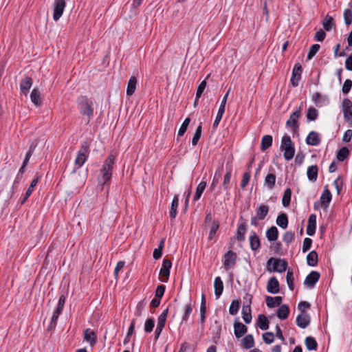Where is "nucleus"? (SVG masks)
Returning a JSON list of instances; mask_svg holds the SVG:
<instances>
[{"instance_id": "obj_54", "label": "nucleus", "mask_w": 352, "mask_h": 352, "mask_svg": "<svg viewBox=\"0 0 352 352\" xmlns=\"http://www.w3.org/2000/svg\"><path fill=\"white\" fill-rule=\"evenodd\" d=\"M206 85H207V82L205 80H203L199 85L197 89L196 98H195V103H196L197 100L201 96V94H203L204 89H206Z\"/></svg>"}, {"instance_id": "obj_30", "label": "nucleus", "mask_w": 352, "mask_h": 352, "mask_svg": "<svg viewBox=\"0 0 352 352\" xmlns=\"http://www.w3.org/2000/svg\"><path fill=\"white\" fill-rule=\"evenodd\" d=\"M179 206V196L175 195L171 203L169 214L171 219H174L177 216V210Z\"/></svg>"}, {"instance_id": "obj_11", "label": "nucleus", "mask_w": 352, "mask_h": 352, "mask_svg": "<svg viewBox=\"0 0 352 352\" xmlns=\"http://www.w3.org/2000/svg\"><path fill=\"white\" fill-rule=\"evenodd\" d=\"M302 73V67L299 63H297L294 65L292 76L291 78V83L294 87H297L298 85L299 81L300 80Z\"/></svg>"}, {"instance_id": "obj_28", "label": "nucleus", "mask_w": 352, "mask_h": 352, "mask_svg": "<svg viewBox=\"0 0 352 352\" xmlns=\"http://www.w3.org/2000/svg\"><path fill=\"white\" fill-rule=\"evenodd\" d=\"M282 302V297L280 296H267L266 304L268 307L272 308L279 306Z\"/></svg>"}, {"instance_id": "obj_58", "label": "nucleus", "mask_w": 352, "mask_h": 352, "mask_svg": "<svg viewBox=\"0 0 352 352\" xmlns=\"http://www.w3.org/2000/svg\"><path fill=\"white\" fill-rule=\"evenodd\" d=\"M201 130H202V128H201V126L199 125L196 131H195V133L193 135V138H192V144L193 146H195L197 145L200 137H201Z\"/></svg>"}, {"instance_id": "obj_64", "label": "nucleus", "mask_w": 352, "mask_h": 352, "mask_svg": "<svg viewBox=\"0 0 352 352\" xmlns=\"http://www.w3.org/2000/svg\"><path fill=\"white\" fill-rule=\"evenodd\" d=\"M311 244H312V240L310 238H305L303 241V244H302V252H307L310 249Z\"/></svg>"}, {"instance_id": "obj_4", "label": "nucleus", "mask_w": 352, "mask_h": 352, "mask_svg": "<svg viewBox=\"0 0 352 352\" xmlns=\"http://www.w3.org/2000/svg\"><path fill=\"white\" fill-rule=\"evenodd\" d=\"M89 153V146L87 142H85L82 144L79 151L77 153V156L75 160V165L78 168L83 166L87 161Z\"/></svg>"}, {"instance_id": "obj_13", "label": "nucleus", "mask_w": 352, "mask_h": 352, "mask_svg": "<svg viewBox=\"0 0 352 352\" xmlns=\"http://www.w3.org/2000/svg\"><path fill=\"white\" fill-rule=\"evenodd\" d=\"M319 278L320 274L317 272L313 271L307 275L304 281V284L307 287L313 288L314 285L318 281Z\"/></svg>"}, {"instance_id": "obj_45", "label": "nucleus", "mask_w": 352, "mask_h": 352, "mask_svg": "<svg viewBox=\"0 0 352 352\" xmlns=\"http://www.w3.org/2000/svg\"><path fill=\"white\" fill-rule=\"evenodd\" d=\"M305 345L308 350H316L318 346L316 340L311 336L306 338Z\"/></svg>"}, {"instance_id": "obj_26", "label": "nucleus", "mask_w": 352, "mask_h": 352, "mask_svg": "<svg viewBox=\"0 0 352 352\" xmlns=\"http://www.w3.org/2000/svg\"><path fill=\"white\" fill-rule=\"evenodd\" d=\"M269 212V206L267 205H260L256 210V216L259 220H263L267 215Z\"/></svg>"}, {"instance_id": "obj_10", "label": "nucleus", "mask_w": 352, "mask_h": 352, "mask_svg": "<svg viewBox=\"0 0 352 352\" xmlns=\"http://www.w3.org/2000/svg\"><path fill=\"white\" fill-rule=\"evenodd\" d=\"M84 341L89 344L91 346H94L97 342V336L94 331L91 329H86L83 333Z\"/></svg>"}, {"instance_id": "obj_20", "label": "nucleus", "mask_w": 352, "mask_h": 352, "mask_svg": "<svg viewBox=\"0 0 352 352\" xmlns=\"http://www.w3.org/2000/svg\"><path fill=\"white\" fill-rule=\"evenodd\" d=\"M306 143L311 146H317L320 143V139L317 132L311 131L306 138Z\"/></svg>"}, {"instance_id": "obj_43", "label": "nucleus", "mask_w": 352, "mask_h": 352, "mask_svg": "<svg viewBox=\"0 0 352 352\" xmlns=\"http://www.w3.org/2000/svg\"><path fill=\"white\" fill-rule=\"evenodd\" d=\"M292 197V190L290 188H287L285 190L283 196L282 198V204L284 207H287L289 206L290 201Z\"/></svg>"}, {"instance_id": "obj_1", "label": "nucleus", "mask_w": 352, "mask_h": 352, "mask_svg": "<svg viewBox=\"0 0 352 352\" xmlns=\"http://www.w3.org/2000/svg\"><path fill=\"white\" fill-rule=\"evenodd\" d=\"M115 157L113 155H109L106 159L100 172V177L98 178V183L101 186L107 184L112 175Z\"/></svg>"}, {"instance_id": "obj_24", "label": "nucleus", "mask_w": 352, "mask_h": 352, "mask_svg": "<svg viewBox=\"0 0 352 352\" xmlns=\"http://www.w3.org/2000/svg\"><path fill=\"white\" fill-rule=\"evenodd\" d=\"M312 100L316 106L322 107L327 102V97L316 92L312 96Z\"/></svg>"}, {"instance_id": "obj_22", "label": "nucleus", "mask_w": 352, "mask_h": 352, "mask_svg": "<svg viewBox=\"0 0 352 352\" xmlns=\"http://www.w3.org/2000/svg\"><path fill=\"white\" fill-rule=\"evenodd\" d=\"M138 84L137 78L135 76H131L128 82L127 88H126V95L129 96H132Z\"/></svg>"}, {"instance_id": "obj_17", "label": "nucleus", "mask_w": 352, "mask_h": 352, "mask_svg": "<svg viewBox=\"0 0 352 352\" xmlns=\"http://www.w3.org/2000/svg\"><path fill=\"white\" fill-rule=\"evenodd\" d=\"M267 290L271 294H277L279 292V283L275 277L271 278L267 283Z\"/></svg>"}, {"instance_id": "obj_44", "label": "nucleus", "mask_w": 352, "mask_h": 352, "mask_svg": "<svg viewBox=\"0 0 352 352\" xmlns=\"http://www.w3.org/2000/svg\"><path fill=\"white\" fill-rule=\"evenodd\" d=\"M306 116L309 121H314L318 116V111L314 107H309L307 110Z\"/></svg>"}, {"instance_id": "obj_51", "label": "nucleus", "mask_w": 352, "mask_h": 352, "mask_svg": "<svg viewBox=\"0 0 352 352\" xmlns=\"http://www.w3.org/2000/svg\"><path fill=\"white\" fill-rule=\"evenodd\" d=\"M65 300H66V298H65V295L63 294L60 296V298L58 299V305L54 310L55 313H56L59 315L60 314V313L62 312V311L63 309Z\"/></svg>"}, {"instance_id": "obj_63", "label": "nucleus", "mask_w": 352, "mask_h": 352, "mask_svg": "<svg viewBox=\"0 0 352 352\" xmlns=\"http://www.w3.org/2000/svg\"><path fill=\"white\" fill-rule=\"evenodd\" d=\"M352 87V80L350 79H346L342 86V91L344 94H348Z\"/></svg>"}, {"instance_id": "obj_49", "label": "nucleus", "mask_w": 352, "mask_h": 352, "mask_svg": "<svg viewBox=\"0 0 352 352\" xmlns=\"http://www.w3.org/2000/svg\"><path fill=\"white\" fill-rule=\"evenodd\" d=\"M219 227V223L216 221H213L210 228V232L208 237V240H212L214 239Z\"/></svg>"}, {"instance_id": "obj_48", "label": "nucleus", "mask_w": 352, "mask_h": 352, "mask_svg": "<svg viewBox=\"0 0 352 352\" xmlns=\"http://www.w3.org/2000/svg\"><path fill=\"white\" fill-rule=\"evenodd\" d=\"M349 155V151L346 147H342L337 153V159L340 162L344 161Z\"/></svg>"}, {"instance_id": "obj_25", "label": "nucleus", "mask_w": 352, "mask_h": 352, "mask_svg": "<svg viewBox=\"0 0 352 352\" xmlns=\"http://www.w3.org/2000/svg\"><path fill=\"white\" fill-rule=\"evenodd\" d=\"M331 198H332V195H331V192L327 188H325L320 197L321 204L324 208H327L329 203L331 201Z\"/></svg>"}, {"instance_id": "obj_60", "label": "nucleus", "mask_w": 352, "mask_h": 352, "mask_svg": "<svg viewBox=\"0 0 352 352\" xmlns=\"http://www.w3.org/2000/svg\"><path fill=\"white\" fill-rule=\"evenodd\" d=\"M239 309V302L236 300H233L230 306L229 312L231 315H236Z\"/></svg>"}, {"instance_id": "obj_29", "label": "nucleus", "mask_w": 352, "mask_h": 352, "mask_svg": "<svg viewBox=\"0 0 352 352\" xmlns=\"http://www.w3.org/2000/svg\"><path fill=\"white\" fill-rule=\"evenodd\" d=\"M242 318L246 324H249L252 321L251 307L250 305H244L242 308Z\"/></svg>"}, {"instance_id": "obj_53", "label": "nucleus", "mask_w": 352, "mask_h": 352, "mask_svg": "<svg viewBox=\"0 0 352 352\" xmlns=\"http://www.w3.org/2000/svg\"><path fill=\"white\" fill-rule=\"evenodd\" d=\"M190 122V118L189 117L186 118L181 125L179 131L178 136H182L187 130V128Z\"/></svg>"}, {"instance_id": "obj_34", "label": "nucleus", "mask_w": 352, "mask_h": 352, "mask_svg": "<svg viewBox=\"0 0 352 352\" xmlns=\"http://www.w3.org/2000/svg\"><path fill=\"white\" fill-rule=\"evenodd\" d=\"M307 175L310 181H316L318 177V167L316 165H312L308 167Z\"/></svg>"}, {"instance_id": "obj_61", "label": "nucleus", "mask_w": 352, "mask_h": 352, "mask_svg": "<svg viewBox=\"0 0 352 352\" xmlns=\"http://www.w3.org/2000/svg\"><path fill=\"white\" fill-rule=\"evenodd\" d=\"M263 340L266 344H271L274 342V335L272 332H266L263 334Z\"/></svg>"}, {"instance_id": "obj_27", "label": "nucleus", "mask_w": 352, "mask_h": 352, "mask_svg": "<svg viewBox=\"0 0 352 352\" xmlns=\"http://www.w3.org/2000/svg\"><path fill=\"white\" fill-rule=\"evenodd\" d=\"M276 179V177L275 174L272 173H268L265 178V186H266L269 190H272L275 186Z\"/></svg>"}, {"instance_id": "obj_12", "label": "nucleus", "mask_w": 352, "mask_h": 352, "mask_svg": "<svg viewBox=\"0 0 352 352\" xmlns=\"http://www.w3.org/2000/svg\"><path fill=\"white\" fill-rule=\"evenodd\" d=\"M236 258V255L232 251H228L224 255L223 265H224V267L226 270H230L231 267H232L234 265Z\"/></svg>"}, {"instance_id": "obj_38", "label": "nucleus", "mask_w": 352, "mask_h": 352, "mask_svg": "<svg viewBox=\"0 0 352 352\" xmlns=\"http://www.w3.org/2000/svg\"><path fill=\"white\" fill-rule=\"evenodd\" d=\"M38 182V177H35L32 180L31 184H30L29 188H28V190L25 192V195L21 201L22 204H23L30 196V195L32 194V192L34 190V187L37 185Z\"/></svg>"}, {"instance_id": "obj_56", "label": "nucleus", "mask_w": 352, "mask_h": 352, "mask_svg": "<svg viewBox=\"0 0 352 352\" xmlns=\"http://www.w3.org/2000/svg\"><path fill=\"white\" fill-rule=\"evenodd\" d=\"M320 45L318 44H314L312 45L309 49V53L307 54V59L311 60L315 54L318 52L320 50Z\"/></svg>"}, {"instance_id": "obj_5", "label": "nucleus", "mask_w": 352, "mask_h": 352, "mask_svg": "<svg viewBox=\"0 0 352 352\" xmlns=\"http://www.w3.org/2000/svg\"><path fill=\"white\" fill-rule=\"evenodd\" d=\"M287 263L283 259H275L271 258L267 261L268 271H274L277 272H283L286 270Z\"/></svg>"}, {"instance_id": "obj_21", "label": "nucleus", "mask_w": 352, "mask_h": 352, "mask_svg": "<svg viewBox=\"0 0 352 352\" xmlns=\"http://www.w3.org/2000/svg\"><path fill=\"white\" fill-rule=\"evenodd\" d=\"M231 176H232V170L231 168L227 169L226 173L223 177V182L221 184V188H223L225 190H228L231 188Z\"/></svg>"}, {"instance_id": "obj_40", "label": "nucleus", "mask_w": 352, "mask_h": 352, "mask_svg": "<svg viewBox=\"0 0 352 352\" xmlns=\"http://www.w3.org/2000/svg\"><path fill=\"white\" fill-rule=\"evenodd\" d=\"M250 245L252 250H257L260 248V239L255 233L250 236Z\"/></svg>"}, {"instance_id": "obj_39", "label": "nucleus", "mask_w": 352, "mask_h": 352, "mask_svg": "<svg viewBox=\"0 0 352 352\" xmlns=\"http://www.w3.org/2000/svg\"><path fill=\"white\" fill-rule=\"evenodd\" d=\"M276 223L280 228L285 229L288 225V218L285 213L280 214L276 219Z\"/></svg>"}, {"instance_id": "obj_42", "label": "nucleus", "mask_w": 352, "mask_h": 352, "mask_svg": "<svg viewBox=\"0 0 352 352\" xmlns=\"http://www.w3.org/2000/svg\"><path fill=\"white\" fill-rule=\"evenodd\" d=\"M243 345L247 349H251L254 346V340L252 335L248 334L244 337L243 339Z\"/></svg>"}, {"instance_id": "obj_62", "label": "nucleus", "mask_w": 352, "mask_h": 352, "mask_svg": "<svg viewBox=\"0 0 352 352\" xmlns=\"http://www.w3.org/2000/svg\"><path fill=\"white\" fill-rule=\"evenodd\" d=\"M153 327H154V320L151 318L147 319L144 324V331L146 333H150L153 331Z\"/></svg>"}, {"instance_id": "obj_31", "label": "nucleus", "mask_w": 352, "mask_h": 352, "mask_svg": "<svg viewBox=\"0 0 352 352\" xmlns=\"http://www.w3.org/2000/svg\"><path fill=\"white\" fill-rule=\"evenodd\" d=\"M278 231L276 227L272 226L266 231V237L270 241H275L278 239Z\"/></svg>"}, {"instance_id": "obj_35", "label": "nucleus", "mask_w": 352, "mask_h": 352, "mask_svg": "<svg viewBox=\"0 0 352 352\" xmlns=\"http://www.w3.org/2000/svg\"><path fill=\"white\" fill-rule=\"evenodd\" d=\"M257 325L261 330H267L269 328V321L264 315H259L257 320Z\"/></svg>"}, {"instance_id": "obj_2", "label": "nucleus", "mask_w": 352, "mask_h": 352, "mask_svg": "<svg viewBox=\"0 0 352 352\" xmlns=\"http://www.w3.org/2000/svg\"><path fill=\"white\" fill-rule=\"evenodd\" d=\"M280 149L283 152V156L286 160L289 161L294 157V144L289 135H285L282 138Z\"/></svg>"}, {"instance_id": "obj_47", "label": "nucleus", "mask_w": 352, "mask_h": 352, "mask_svg": "<svg viewBox=\"0 0 352 352\" xmlns=\"http://www.w3.org/2000/svg\"><path fill=\"white\" fill-rule=\"evenodd\" d=\"M184 314L182 316V322H186L188 320L190 315L191 314V313L192 311V305L191 302H190L189 303L186 304L184 306Z\"/></svg>"}, {"instance_id": "obj_18", "label": "nucleus", "mask_w": 352, "mask_h": 352, "mask_svg": "<svg viewBox=\"0 0 352 352\" xmlns=\"http://www.w3.org/2000/svg\"><path fill=\"white\" fill-rule=\"evenodd\" d=\"M32 85V79L30 77L26 76L20 83L21 92L27 96L30 89Z\"/></svg>"}, {"instance_id": "obj_52", "label": "nucleus", "mask_w": 352, "mask_h": 352, "mask_svg": "<svg viewBox=\"0 0 352 352\" xmlns=\"http://www.w3.org/2000/svg\"><path fill=\"white\" fill-rule=\"evenodd\" d=\"M206 298L205 296L203 294L201 296V303L200 306V315H201V322L204 323L206 319Z\"/></svg>"}, {"instance_id": "obj_23", "label": "nucleus", "mask_w": 352, "mask_h": 352, "mask_svg": "<svg viewBox=\"0 0 352 352\" xmlns=\"http://www.w3.org/2000/svg\"><path fill=\"white\" fill-rule=\"evenodd\" d=\"M30 99L32 102L38 107L42 104V100L41 97V93L38 89L34 88L30 94Z\"/></svg>"}, {"instance_id": "obj_46", "label": "nucleus", "mask_w": 352, "mask_h": 352, "mask_svg": "<svg viewBox=\"0 0 352 352\" xmlns=\"http://www.w3.org/2000/svg\"><path fill=\"white\" fill-rule=\"evenodd\" d=\"M221 168H219L214 173L212 181L211 182V184L210 186V190L211 191H213L214 188H216L217 185L219 183V179L221 177Z\"/></svg>"}, {"instance_id": "obj_19", "label": "nucleus", "mask_w": 352, "mask_h": 352, "mask_svg": "<svg viewBox=\"0 0 352 352\" xmlns=\"http://www.w3.org/2000/svg\"><path fill=\"white\" fill-rule=\"evenodd\" d=\"M214 295L216 298L218 299L223 293V283L219 276L215 278L214 281Z\"/></svg>"}, {"instance_id": "obj_36", "label": "nucleus", "mask_w": 352, "mask_h": 352, "mask_svg": "<svg viewBox=\"0 0 352 352\" xmlns=\"http://www.w3.org/2000/svg\"><path fill=\"white\" fill-rule=\"evenodd\" d=\"M289 314V309L286 305H281L277 311V316L281 320L286 319L288 317Z\"/></svg>"}, {"instance_id": "obj_55", "label": "nucleus", "mask_w": 352, "mask_h": 352, "mask_svg": "<svg viewBox=\"0 0 352 352\" xmlns=\"http://www.w3.org/2000/svg\"><path fill=\"white\" fill-rule=\"evenodd\" d=\"M333 18L329 15H327L323 21L322 25L327 31H329L332 28Z\"/></svg>"}, {"instance_id": "obj_16", "label": "nucleus", "mask_w": 352, "mask_h": 352, "mask_svg": "<svg viewBox=\"0 0 352 352\" xmlns=\"http://www.w3.org/2000/svg\"><path fill=\"white\" fill-rule=\"evenodd\" d=\"M248 331L247 327L240 322L234 324V332L237 338L242 337Z\"/></svg>"}, {"instance_id": "obj_7", "label": "nucleus", "mask_w": 352, "mask_h": 352, "mask_svg": "<svg viewBox=\"0 0 352 352\" xmlns=\"http://www.w3.org/2000/svg\"><path fill=\"white\" fill-rule=\"evenodd\" d=\"M342 106L346 122L352 125V102L348 98L344 99Z\"/></svg>"}, {"instance_id": "obj_6", "label": "nucleus", "mask_w": 352, "mask_h": 352, "mask_svg": "<svg viewBox=\"0 0 352 352\" xmlns=\"http://www.w3.org/2000/svg\"><path fill=\"white\" fill-rule=\"evenodd\" d=\"M66 6L65 0H55L53 3V19L58 21L63 15Z\"/></svg>"}, {"instance_id": "obj_37", "label": "nucleus", "mask_w": 352, "mask_h": 352, "mask_svg": "<svg viewBox=\"0 0 352 352\" xmlns=\"http://www.w3.org/2000/svg\"><path fill=\"white\" fill-rule=\"evenodd\" d=\"M246 232L245 223H241L239 224L236 232V239L239 241H243L245 239V234Z\"/></svg>"}, {"instance_id": "obj_33", "label": "nucleus", "mask_w": 352, "mask_h": 352, "mask_svg": "<svg viewBox=\"0 0 352 352\" xmlns=\"http://www.w3.org/2000/svg\"><path fill=\"white\" fill-rule=\"evenodd\" d=\"M272 136L270 135H265L262 138L261 149L264 151L270 148L272 144Z\"/></svg>"}, {"instance_id": "obj_3", "label": "nucleus", "mask_w": 352, "mask_h": 352, "mask_svg": "<svg viewBox=\"0 0 352 352\" xmlns=\"http://www.w3.org/2000/svg\"><path fill=\"white\" fill-rule=\"evenodd\" d=\"M78 104L80 107V113L84 116H87V122H89L94 114L92 101L87 97L81 96L78 99Z\"/></svg>"}, {"instance_id": "obj_57", "label": "nucleus", "mask_w": 352, "mask_h": 352, "mask_svg": "<svg viewBox=\"0 0 352 352\" xmlns=\"http://www.w3.org/2000/svg\"><path fill=\"white\" fill-rule=\"evenodd\" d=\"M287 283L290 290H294V275L293 272L290 270L287 271L286 276Z\"/></svg>"}, {"instance_id": "obj_32", "label": "nucleus", "mask_w": 352, "mask_h": 352, "mask_svg": "<svg viewBox=\"0 0 352 352\" xmlns=\"http://www.w3.org/2000/svg\"><path fill=\"white\" fill-rule=\"evenodd\" d=\"M206 185L207 184L206 181H202L198 184L196 188L195 194L193 196L194 201H197L200 199L203 192L206 189Z\"/></svg>"}, {"instance_id": "obj_41", "label": "nucleus", "mask_w": 352, "mask_h": 352, "mask_svg": "<svg viewBox=\"0 0 352 352\" xmlns=\"http://www.w3.org/2000/svg\"><path fill=\"white\" fill-rule=\"evenodd\" d=\"M307 262L309 266H315L318 263V254L316 251H311L307 256Z\"/></svg>"}, {"instance_id": "obj_14", "label": "nucleus", "mask_w": 352, "mask_h": 352, "mask_svg": "<svg viewBox=\"0 0 352 352\" xmlns=\"http://www.w3.org/2000/svg\"><path fill=\"white\" fill-rule=\"evenodd\" d=\"M316 215L314 214H312L309 217L307 226V234L309 236H313L316 232Z\"/></svg>"}, {"instance_id": "obj_15", "label": "nucleus", "mask_w": 352, "mask_h": 352, "mask_svg": "<svg viewBox=\"0 0 352 352\" xmlns=\"http://www.w3.org/2000/svg\"><path fill=\"white\" fill-rule=\"evenodd\" d=\"M310 322V316L305 313H302L299 314L296 318V324L297 325L302 328H306Z\"/></svg>"}, {"instance_id": "obj_50", "label": "nucleus", "mask_w": 352, "mask_h": 352, "mask_svg": "<svg viewBox=\"0 0 352 352\" xmlns=\"http://www.w3.org/2000/svg\"><path fill=\"white\" fill-rule=\"evenodd\" d=\"M168 309H166L160 315V316L158 317V319H157V327H162V328L164 327L166 320V317H167V315H168Z\"/></svg>"}, {"instance_id": "obj_8", "label": "nucleus", "mask_w": 352, "mask_h": 352, "mask_svg": "<svg viewBox=\"0 0 352 352\" xmlns=\"http://www.w3.org/2000/svg\"><path fill=\"white\" fill-rule=\"evenodd\" d=\"M171 266L172 263L170 260L164 259L162 267L160 271V280L162 282L166 283L168 281Z\"/></svg>"}, {"instance_id": "obj_9", "label": "nucleus", "mask_w": 352, "mask_h": 352, "mask_svg": "<svg viewBox=\"0 0 352 352\" xmlns=\"http://www.w3.org/2000/svg\"><path fill=\"white\" fill-rule=\"evenodd\" d=\"M301 114L302 105L299 106L297 109L290 115L289 118L286 122L287 126L290 128H296L298 119L300 117Z\"/></svg>"}, {"instance_id": "obj_59", "label": "nucleus", "mask_w": 352, "mask_h": 352, "mask_svg": "<svg viewBox=\"0 0 352 352\" xmlns=\"http://www.w3.org/2000/svg\"><path fill=\"white\" fill-rule=\"evenodd\" d=\"M344 19L346 25H349L352 23V11L350 9H346L344 11Z\"/></svg>"}]
</instances>
